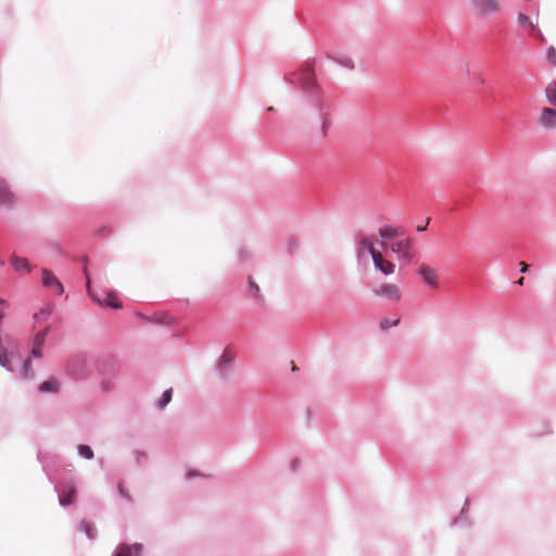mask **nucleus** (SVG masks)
Masks as SVG:
<instances>
[{
  "label": "nucleus",
  "mask_w": 556,
  "mask_h": 556,
  "mask_svg": "<svg viewBox=\"0 0 556 556\" xmlns=\"http://www.w3.org/2000/svg\"><path fill=\"white\" fill-rule=\"evenodd\" d=\"M361 248L366 250L370 255L371 258H374V255L376 253H381L375 248V241L372 238H365L361 241Z\"/></svg>",
  "instance_id": "obj_20"
},
{
  "label": "nucleus",
  "mask_w": 556,
  "mask_h": 556,
  "mask_svg": "<svg viewBox=\"0 0 556 556\" xmlns=\"http://www.w3.org/2000/svg\"><path fill=\"white\" fill-rule=\"evenodd\" d=\"M425 228H426V227L419 226V227H417V230H418V231H424V230H425Z\"/></svg>",
  "instance_id": "obj_37"
},
{
  "label": "nucleus",
  "mask_w": 556,
  "mask_h": 556,
  "mask_svg": "<svg viewBox=\"0 0 556 556\" xmlns=\"http://www.w3.org/2000/svg\"><path fill=\"white\" fill-rule=\"evenodd\" d=\"M380 247H381V248H384V247H386V243H384V242H380Z\"/></svg>",
  "instance_id": "obj_39"
},
{
  "label": "nucleus",
  "mask_w": 556,
  "mask_h": 556,
  "mask_svg": "<svg viewBox=\"0 0 556 556\" xmlns=\"http://www.w3.org/2000/svg\"><path fill=\"white\" fill-rule=\"evenodd\" d=\"M289 79L304 91H313L318 88L314 72H292Z\"/></svg>",
  "instance_id": "obj_1"
},
{
  "label": "nucleus",
  "mask_w": 556,
  "mask_h": 556,
  "mask_svg": "<svg viewBox=\"0 0 556 556\" xmlns=\"http://www.w3.org/2000/svg\"><path fill=\"white\" fill-rule=\"evenodd\" d=\"M76 498V491L73 486H66L61 491L60 503L63 506L74 503Z\"/></svg>",
  "instance_id": "obj_16"
},
{
  "label": "nucleus",
  "mask_w": 556,
  "mask_h": 556,
  "mask_svg": "<svg viewBox=\"0 0 556 556\" xmlns=\"http://www.w3.org/2000/svg\"><path fill=\"white\" fill-rule=\"evenodd\" d=\"M85 273H87L86 269H85ZM86 277H87L88 293H89L90 296H92V299L94 301H97L99 304L108 305V306H111V307H114V308H121L122 307L121 303L117 301L116 296L113 295V294H106L103 300H100V299L96 298L92 294V292H91L90 280H89L88 274H86Z\"/></svg>",
  "instance_id": "obj_8"
},
{
  "label": "nucleus",
  "mask_w": 556,
  "mask_h": 556,
  "mask_svg": "<svg viewBox=\"0 0 556 556\" xmlns=\"http://www.w3.org/2000/svg\"><path fill=\"white\" fill-rule=\"evenodd\" d=\"M523 280H525V278H523V277H521V278L517 281V283H518V285H523Z\"/></svg>",
  "instance_id": "obj_36"
},
{
  "label": "nucleus",
  "mask_w": 556,
  "mask_h": 556,
  "mask_svg": "<svg viewBox=\"0 0 556 556\" xmlns=\"http://www.w3.org/2000/svg\"><path fill=\"white\" fill-rule=\"evenodd\" d=\"M375 294L380 298H384L390 301H400L402 296L401 289L397 285L386 282L380 285L376 290Z\"/></svg>",
  "instance_id": "obj_3"
},
{
  "label": "nucleus",
  "mask_w": 556,
  "mask_h": 556,
  "mask_svg": "<svg viewBox=\"0 0 556 556\" xmlns=\"http://www.w3.org/2000/svg\"><path fill=\"white\" fill-rule=\"evenodd\" d=\"M267 111H269V112H274V111H275V109H274L273 106H269V108L267 109Z\"/></svg>",
  "instance_id": "obj_38"
},
{
  "label": "nucleus",
  "mask_w": 556,
  "mask_h": 556,
  "mask_svg": "<svg viewBox=\"0 0 556 556\" xmlns=\"http://www.w3.org/2000/svg\"><path fill=\"white\" fill-rule=\"evenodd\" d=\"M409 248H410L409 239L396 241V242L392 243L390 247V249L393 253L400 254L406 258H409V254H408Z\"/></svg>",
  "instance_id": "obj_13"
},
{
  "label": "nucleus",
  "mask_w": 556,
  "mask_h": 556,
  "mask_svg": "<svg viewBox=\"0 0 556 556\" xmlns=\"http://www.w3.org/2000/svg\"><path fill=\"white\" fill-rule=\"evenodd\" d=\"M173 389L166 390L159 402L160 408H164L172 400Z\"/></svg>",
  "instance_id": "obj_27"
},
{
  "label": "nucleus",
  "mask_w": 556,
  "mask_h": 556,
  "mask_svg": "<svg viewBox=\"0 0 556 556\" xmlns=\"http://www.w3.org/2000/svg\"><path fill=\"white\" fill-rule=\"evenodd\" d=\"M10 263L13 266L14 270L17 273L28 274L31 271V266L29 262L24 257H20L15 254H12L10 256Z\"/></svg>",
  "instance_id": "obj_11"
},
{
  "label": "nucleus",
  "mask_w": 556,
  "mask_h": 556,
  "mask_svg": "<svg viewBox=\"0 0 556 556\" xmlns=\"http://www.w3.org/2000/svg\"><path fill=\"white\" fill-rule=\"evenodd\" d=\"M66 371L76 379L84 378L88 374L86 357L84 355L73 356L66 365Z\"/></svg>",
  "instance_id": "obj_2"
},
{
  "label": "nucleus",
  "mask_w": 556,
  "mask_h": 556,
  "mask_svg": "<svg viewBox=\"0 0 556 556\" xmlns=\"http://www.w3.org/2000/svg\"><path fill=\"white\" fill-rule=\"evenodd\" d=\"M419 276L431 287H438V275L434 268L422 264L418 270Z\"/></svg>",
  "instance_id": "obj_7"
},
{
  "label": "nucleus",
  "mask_w": 556,
  "mask_h": 556,
  "mask_svg": "<svg viewBox=\"0 0 556 556\" xmlns=\"http://www.w3.org/2000/svg\"><path fill=\"white\" fill-rule=\"evenodd\" d=\"M316 66H320V64H318V59L317 58H313V59H308L307 62H306V65L300 67L299 70H303V71L314 70Z\"/></svg>",
  "instance_id": "obj_29"
},
{
  "label": "nucleus",
  "mask_w": 556,
  "mask_h": 556,
  "mask_svg": "<svg viewBox=\"0 0 556 556\" xmlns=\"http://www.w3.org/2000/svg\"><path fill=\"white\" fill-rule=\"evenodd\" d=\"M141 552H142L141 544L136 543L132 545H128L126 543H123V544L118 545L114 556H140Z\"/></svg>",
  "instance_id": "obj_9"
},
{
  "label": "nucleus",
  "mask_w": 556,
  "mask_h": 556,
  "mask_svg": "<svg viewBox=\"0 0 556 556\" xmlns=\"http://www.w3.org/2000/svg\"><path fill=\"white\" fill-rule=\"evenodd\" d=\"M53 312V306L48 304L43 308H41L38 313L35 314L34 318L36 321H47Z\"/></svg>",
  "instance_id": "obj_17"
},
{
  "label": "nucleus",
  "mask_w": 556,
  "mask_h": 556,
  "mask_svg": "<svg viewBox=\"0 0 556 556\" xmlns=\"http://www.w3.org/2000/svg\"><path fill=\"white\" fill-rule=\"evenodd\" d=\"M8 307L7 301L0 299V313L3 312Z\"/></svg>",
  "instance_id": "obj_33"
},
{
  "label": "nucleus",
  "mask_w": 556,
  "mask_h": 556,
  "mask_svg": "<svg viewBox=\"0 0 556 556\" xmlns=\"http://www.w3.org/2000/svg\"><path fill=\"white\" fill-rule=\"evenodd\" d=\"M23 376L25 378H28V377L31 376V363H30V359H26L24 362Z\"/></svg>",
  "instance_id": "obj_30"
},
{
  "label": "nucleus",
  "mask_w": 556,
  "mask_h": 556,
  "mask_svg": "<svg viewBox=\"0 0 556 556\" xmlns=\"http://www.w3.org/2000/svg\"><path fill=\"white\" fill-rule=\"evenodd\" d=\"M0 365L9 370H11V367L9 366V357L7 354V351L2 348H0Z\"/></svg>",
  "instance_id": "obj_28"
},
{
  "label": "nucleus",
  "mask_w": 556,
  "mask_h": 556,
  "mask_svg": "<svg viewBox=\"0 0 556 556\" xmlns=\"http://www.w3.org/2000/svg\"><path fill=\"white\" fill-rule=\"evenodd\" d=\"M519 265L521 273H526L528 270V265L525 262H520Z\"/></svg>",
  "instance_id": "obj_34"
},
{
  "label": "nucleus",
  "mask_w": 556,
  "mask_h": 556,
  "mask_svg": "<svg viewBox=\"0 0 556 556\" xmlns=\"http://www.w3.org/2000/svg\"><path fill=\"white\" fill-rule=\"evenodd\" d=\"M38 390L40 392H56L59 390V382L55 379H49L47 381H43Z\"/></svg>",
  "instance_id": "obj_18"
},
{
  "label": "nucleus",
  "mask_w": 556,
  "mask_h": 556,
  "mask_svg": "<svg viewBox=\"0 0 556 556\" xmlns=\"http://www.w3.org/2000/svg\"><path fill=\"white\" fill-rule=\"evenodd\" d=\"M117 491L123 500H125L127 503H132L134 498L123 481L117 483Z\"/></svg>",
  "instance_id": "obj_21"
},
{
  "label": "nucleus",
  "mask_w": 556,
  "mask_h": 556,
  "mask_svg": "<svg viewBox=\"0 0 556 556\" xmlns=\"http://www.w3.org/2000/svg\"><path fill=\"white\" fill-rule=\"evenodd\" d=\"M533 33H534V36L541 41V42H545L546 41V38L545 36L543 35V33L541 31V29L538 27V26H534L533 27Z\"/></svg>",
  "instance_id": "obj_31"
},
{
  "label": "nucleus",
  "mask_w": 556,
  "mask_h": 556,
  "mask_svg": "<svg viewBox=\"0 0 556 556\" xmlns=\"http://www.w3.org/2000/svg\"><path fill=\"white\" fill-rule=\"evenodd\" d=\"M375 267L383 275H392L395 271V265L383 257L382 253H376L372 258Z\"/></svg>",
  "instance_id": "obj_6"
},
{
  "label": "nucleus",
  "mask_w": 556,
  "mask_h": 556,
  "mask_svg": "<svg viewBox=\"0 0 556 556\" xmlns=\"http://www.w3.org/2000/svg\"><path fill=\"white\" fill-rule=\"evenodd\" d=\"M379 235L381 238L390 239V238L396 237L399 235V231L396 228H394L392 226H386V227L379 229Z\"/></svg>",
  "instance_id": "obj_22"
},
{
  "label": "nucleus",
  "mask_w": 556,
  "mask_h": 556,
  "mask_svg": "<svg viewBox=\"0 0 556 556\" xmlns=\"http://www.w3.org/2000/svg\"><path fill=\"white\" fill-rule=\"evenodd\" d=\"M250 283H251V287H252V288L255 290V292L257 293V292L260 291L258 286H257V285H255V283H254V282H252V281H250Z\"/></svg>",
  "instance_id": "obj_35"
},
{
  "label": "nucleus",
  "mask_w": 556,
  "mask_h": 556,
  "mask_svg": "<svg viewBox=\"0 0 556 556\" xmlns=\"http://www.w3.org/2000/svg\"><path fill=\"white\" fill-rule=\"evenodd\" d=\"M14 202V194L9 189L5 181L0 180V204L11 205Z\"/></svg>",
  "instance_id": "obj_15"
},
{
  "label": "nucleus",
  "mask_w": 556,
  "mask_h": 556,
  "mask_svg": "<svg viewBox=\"0 0 556 556\" xmlns=\"http://www.w3.org/2000/svg\"><path fill=\"white\" fill-rule=\"evenodd\" d=\"M42 283L45 287L52 289L56 294H62L64 292L62 282L49 269L42 270Z\"/></svg>",
  "instance_id": "obj_5"
},
{
  "label": "nucleus",
  "mask_w": 556,
  "mask_h": 556,
  "mask_svg": "<svg viewBox=\"0 0 556 556\" xmlns=\"http://www.w3.org/2000/svg\"><path fill=\"white\" fill-rule=\"evenodd\" d=\"M545 93L549 103L556 105V83H551L546 87Z\"/></svg>",
  "instance_id": "obj_24"
},
{
  "label": "nucleus",
  "mask_w": 556,
  "mask_h": 556,
  "mask_svg": "<svg viewBox=\"0 0 556 556\" xmlns=\"http://www.w3.org/2000/svg\"><path fill=\"white\" fill-rule=\"evenodd\" d=\"M50 331V326H46L42 330L38 331L33 340L31 344V355L36 358L42 356L41 349L46 342V338Z\"/></svg>",
  "instance_id": "obj_4"
},
{
  "label": "nucleus",
  "mask_w": 556,
  "mask_h": 556,
  "mask_svg": "<svg viewBox=\"0 0 556 556\" xmlns=\"http://www.w3.org/2000/svg\"><path fill=\"white\" fill-rule=\"evenodd\" d=\"M327 58L333 60L338 65L345 67L348 70L354 68V62L353 60L345 55V54H339V53H327Z\"/></svg>",
  "instance_id": "obj_14"
},
{
  "label": "nucleus",
  "mask_w": 556,
  "mask_h": 556,
  "mask_svg": "<svg viewBox=\"0 0 556 556\" xmlns=\"http://www.w3.org/2000/svg\"><path fill=\"white\" fill-rule=\"evenodd\" d=\"M78 452L86 459H91L93 457V452L88 445L80 444L78 446Z\"/></svg>",
  "instance_id": "obj_26"
},
{
  "label": "nucleus",
  "mask_w": 556,
  "mask_h": 556,
  "mask_svg": "<svg viewBox=\"0 0 556 556\" xmlns=\"http://www.w3.org/2000/svg\"><path fill=\"white\" fill-rule=\"evenodd\" d=\"M540 124L546 128L556 127V110L545 108L539 118Z\"/></svg>",
  "instance_id": "obj_10"
},
{
  "label": "nucleus",
  "mask_w": 556,
  "mask_h": 556,
  "mask_svg": "<svg viewBox=\"0 0 556 556\" xmlns=\"http://www.w3.org/2000/svg\"><path fill=\"white\" fill-rule=\"evenodd\" d=\"M517 20H518L520 26H522V27L533 28L535 26V25H533L531 18L522 12L518 13Z\"/></svg>",
  "instance_id": "obj_25"
},
{
  "label": "nucleus",
  "mask_w": 556,
  "mask_h": 556,
  "mask_svg": "<svg viewBox=\"0 0 556 556\" xmlns=\"http://www.w3.org/2000/svg\"><path fill=\"white\" fill-rule=\"evenodd\" d=\"M475 5L482 13H495L498 11L496 0H475Z\"/></svg>",
  "instance_id": "obj_12"
},
{
  "label": "nucleus",
  "mask_w": 556,
  "mask_h": 556,
  "mask_svg": "<svg viewBox=\"0 0 556 556\" xmlns=\"http://www.w3.org/2000/svg\"><path fill=\"white\" fill-rule=\"evenodd\" d=\"M545 60L551 66L556 67V49L554 46L547 47Z\"/></svg>",
  "instance_id": "obj_23"
},
{
  "label": "nucleus",
  "mask_w": 556,
  "mask_h": 556,
  "mask_svg": "<svg viewBox=\"0 0 556 556\" xmlns=\"http://www.w3.org/2000/svg\"><path fill=\"white\" fill-rule=\"evenodd\" d=\"M399 323H400L399 319H395L393 323H390L388 319H383V320H381L380 326L382 329H388L391 326H396Z\"/></svg>",
  "instance_id": "obj_32"
},
{
  "label": "nucleus",
  "mask_w": 556,
  "mask_h": 556,
  "mask_svg": "<svg viewBox=\"0 0 556 556\" xmlns=\"http://www.w3.org/2000/svg\"><path fill=\"white\" fill-rule=\"evenodd\" d=\"M361 248L366 250L370 255L371 258H374V255L376 253H381L375 248V241L372 238H365L361 241Z\"/></svg>",
  "instance_id": "obj_19"
}]
</instances>
